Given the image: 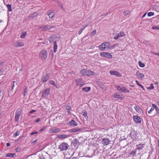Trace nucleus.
Here are the masks:
<instances>
[{"mask_svg":"<svg viewBox=\"0 0 159 159\" xmlns=\"http://www.w3.org/2000/svg\"><path fill=\"white\" fill-rule=\"evenodd\" d=\"M48 52L45 49L41 50L39 53V58L42 60L44 61L46 60L48 57Z\"/></svg>","mask_w":159,"mask_h":159,"instance_id":"obj_1","label":"nucleus"},{"mask_svg":"<svg viewBox=\"0 0 159 159\" xmlns=\"http://www.w3.org/2000/svg\"><path fill=\"white\" fill-rule=\"evenodd\" d=\"M110 47V43L108 42H105L101 44L98 46L100 50L104 51L106 50Z\"/></svg>","mask_w":159,"mask_h":159,"instance_id":"obj_2","label":"nucleus"},{"mask_svg":"<svg viewBox=\"0 0 159 159\" xmlns=\"http://www.w3.org/2000/svg\"><path fill=\"white\" fill-rule=\"evenodd\" d=\"M80 73L83 75L86 76L93 75L95 74L93 71L85 69L81 70Z\"/></svg>","mask_w":159,"mask_h":159,"instance_id":"obj_3","label":"nucleus"},{"mask_svg":"<svg viewBox=\"0 0 159 159\" xmlns=\"http://www.w3.org/2000/svg\"><path fill=\"white\" fill-rule=\"evenodd\" d=\"M69 146L67 143H62L59 145L58 148L61 151L66 150Z\"/></svg>","mask_w":159,"mask_h":159,"instance_id":"obj_4","label":"nucleus"},{"mask_svg":"<svg viewBox=\"0 0 159 159\" xmlns=\"http://www.w3.org/2000/svg\"><path fill=\"white\" fill-rule=\"evenodd\" d=\"M115 87L116 88L117 90L119 91H121L122 92H129V91L125 87L121 86L119 85H116Z\"/></svg>","mask_w":159,"mask_h":159,"instance_id":"obj_5","label":"nucleus"},{"mask_svg":"<svg viewBox=\"0 0 159 159\" xmlns=\"http://www.w3.org/2000/svg\"><path fill=\"white\" fill-rule=\"evenodd\" d=\"M21 111L20 109H18L15 112V120L16 122H18L20 118Z\"/></svg>","mask_w":159,"mask_h":159,"instance_id":"obj_6","label":"nucleus"},{"mask_svg":"<svg viewBox=\"0 0 159 159\" xmlns=\"http://www.w3.org/2000/svg\"><path fill=\"white\" fill-rule=\"evenodd\" d=\"M50 89H45L43 92L42 97L45 98H47L50 94Z\"/></svg>","mask_w":159,"mask_h":159,"instance_id":"obj_7","label":"nucleus"},{"mask_svg":"<svg viewBox=\"0 0 159 159\" xmlns=\"http://www.w3.org/2000/svg\"><path fill=\"white\" fill-rule=\"evenodd\" d=\"M100 55L102 57H106L108 58H111L112 57V55L111 54L107 52H102L100 53Z\"/></svg>","mask_w":159,"mask_h":159,"instance_id":"obj_8","label":"nucleus"},{"mask_svg":"<svg viewBox=\"0 0 159 159\" xmlns=\"http://www.w3.org/2000/svg\"><path fill=\"white\" fill-rule=\"evenodd\" d=\"M137 134L135 131H131L130 134V136L133 140H136L138 139L137 137Z\"/></svg>","mask_w":159,"mask_h":159,"instance_id":"obj_9","label":"nucleus"},{"mask_svg":"<svg viewBox=\"0 0 159 159\" xmlns=\"http://www.w3.org/2000/svg\"><path fill=\"white\" fill-rule=\"evenodd\" d=\"M125 35L124 32L123 31H121L117 35H115L113 38L115 40H117L119 38L123 37Z\"/></svg>","mask_w":159,"mask_h":159,"instance_id":"obj_10","label":"nucleus"},{"mask_svg":"<svg viewBox=\"0 0 159 159\" xmlns=\"http://www.w3.org/2000/svg\"><path fill=\"white\" fill-rule=\"evenodd\" d=\"M76 84L81 87L84 84V82L82 81L81 78L75 80Z\"/></svg>","mask_w":159,"mask_h":159,"instance_id":"obj_11","label":"nucleus"},{"mask_svg":"<svg viewBox=\"0 0 159 159\" xmlns=\"http://www.w3.org/2000/svg\"><path fill=\"white\" fill-rule=\"evenodd\" d=\"M133 118L136 123H140L141 122V119L138 116H134Z\"/></svg>","mask_w":159,"mask_h":159,"instance_id":"obj_12","label":"nucleus"},{"mask_svg":"<svg viewBox=\"0 0 159 159\" xmlns=\"http://www.w3.org/2000/svg\"><path fill=\"white\" fill-rule=\"evenodd\" d=\"M13 45L14 47H19L23 46L24 45V44L23 42H20L18 41H16L13 43Z\"/></svg>","mask_w":159,"mask_h":159,"instance_id":"obj_13","label":"nucleus"},{"mask_svg":"<svg viewBox=\"0 0 159 159\" xmlns=\"http://www.w3.org/2000/svg\"><path fill=\"white\" fill-rule=\"evenodd\" d=\"M110 72L111 75H114L119 77L121 76V75L117 71L111 70Z\"/></svg>","mask_w":159,"mask_h":159,"instance_id":"obj_14","label":"nucleus"},{"mask_svg":"<svg viewBox=\"0 0 159 159\" xmlns=\"http://www.w3.org/2000/svg\"><path fill=\"white\" fill-rule=\"evenodd\" d=\"M110 142L108 139L103 138L102 141V144L104 146L108 145Z\"/></svg>","mask_w":159,"mask_h":159,"instance_id":"obj_15","label":"nucleus"},{"mask_svg":"<svg viewBox=\"0 0 159 159\" xmlns=\"http://www.w3.org/2000/svg\"><path fill=\"white\" fill-rule=\"evenodd\" d=\"M55 27V26H52L49 25H44L42 29V30L44 31L49 30L52 28H54Z\"/></svg>","mask_w":159,"mask_h":159,"instance_id":"obj_16","label":"nucleus"},{"mask_svg":"<svg viewBox=\"0 0 159 159\" xmlns=\"http://www.w3.org/2000/svg\"><path fill=\"white\" fill-rule=\"evenodd\" d=\"M136 75L138 77V78L142 80L144 77V75L141 73L139 71L136 72Z\"/></svg>","mask_w":159,"mask_h":159,"instance_id":"obj_17","label":"nucleus"},{"mask_svg":"<svg viewBox=\"0 0 159 159\" xmlns=\"http://www.w3.org/2000/svg\"><path fill=\"white\" fill-rule=\"evenodd\" d=\"M113 97L114 98L120 99L122 100L124 99V97H123L122 95L119 94L118 93H114L113 95Z\"/></svg>","mask_w":159,"mask_h":159,"instance_id":"obj_18","label":"nucleus"},{"mask_svg":"<svg viewBox=\"0 0 159 159\" xmlns=\"http://www.w3.org/2000/svg\"><path fill=\"white\" fill-rule=\"evenodd\" d=\"M49 76L48 74H46L45 75L43 76L41 79V81L43 83L46 82L49 79Z\"/></svg>","mask_w":159,"mask_h":159,"instance_id":"obj_19","label":"nucleus"},{"mask_svg":"<svg viewBox=\"0 0 159 159\" xmlns=\"http://www.w3.org/2000/svg\"><path fill=\"white\" fill-rule=\"evenodd\" d=\"M144 144H140L136 145L137 148L136 149V150H143L144 148Z\"/></svg>","mask_w":159,"mask_h":159,"instance_id":"obj_20","label":"nucleus"},{"mask_svg":"<svg viewBox=\"0 0 159 159\" xmlns=\"http://www.w3.org/2000/svg\"><path fill=\"white\" fill-rule=\"evenodd\" d=\"M70 136L69 134H59L58 135L57 137L59 139H65L66 138H67L68 137Z\"/></svg>","mask_w":159,"mask_h":159,"instance_id":"obj_21","label":"nucleus"},{"mask_svg":"<svg viewBox=\"0 0 159 159\" xmlns=\"http://www.w3.org/2000/svg\"><path fill=\"white\" fill-rule=\"evenodd\" d=\"M152 107H154L155 108V109L156 111V115H159V109L155 104H152Z\"/></svg>","mask_w":159,"mask_h":159,"instance_id":"obj_22","label":"nucleus"},{"mask_svg":"<svg viewBox=\"0 0 159 159\" xmlns=\"http://www.w3.org/2000/svg\"><path fill=\"white\" fill-rule=\"evenodd\" d=\"M70 125L71 126L74 127L77 125V123L74 120H72L70 122Z\"/></svg>","mask_w":159,"mask_h":159,"instance_id":"obj_23","label":"nucleus"},{"mask_svg":"<svg viewBox=\"0 0 159 159\" xmlns=\"http://www.w3.org/2000/svg\"><path fill=\"white\" fill-rule=\"evenodd\" d=\"M54 11L53 10H52L51 12L47 14L50 19L52 18L54 16L55 13H54Z\"/></svg>","mask_w":159,"mask_h":159,"instance_id":"obj_24","label":"nucleus"},{"mask_svg":"<svg viewBox=\"0 0 159 159\" xmlns=\"http://www.w3.org/2000/svg\"><path fill=\"white\" fill-rule=\"evenodd\" d=\"M55 39V37L54 35H51L50 36L49 39L48 40L51 43H52L53 42H54L55 41H54V40Z\"/></svg>","mask_w":159,"mask_h":159,"instance_id":"obj_25","label":"nucleus"},{"mask_svg":"<svg viewBox=\"0 0 159 159\" xmlns=\"http://www.w3.org/2000/svg\"><path fill=\"white\" fill-rule=\"evenodd\" d=\"M60 131V129H51L50 131L51 133H55L59 132Z\"/></svg>","mask_w":159,"mask_h":159,"instance_id":"obj_26","label":"nucleus"},{"mask_svg":"<svg viewBox=\"0 0 159 159\" xmlns=\"http://www.w3.org/2000/svg\"><path fill=\"white\" fill-rule=\"evenodd\" d=\"M82 90L85 92H88L91 89L90 87H86L82 88Z\"/></svg>","mask_w":159,"mask_h":159,"instance_id":"obj_27","label":"nucleus"},{"mask_svg":"<svg viewBox=\"0 0 159 159\" xmlns=\"http://www.w3.org/2000/svg\"><path fill=\"white\" fill-rule=\"evenodd\" d=\"M15 153H9L7 154L6 157H14L16 156Z\"/></svg>","mask_w":159,"mask_h":159,"instance_id":"obj_28","label":"nucleus"},{"mask_svg":"<svg viewBox=\"0 0 159 159\" xmlns=\"http://www.w3.org/2000/svg\"><path fill=\"white\" fill-rule=\"evenodd\" d=\"M54 52H56L57 51V42L56 41H55L54 42Z\"/></svg>","mask_w":159,"mask_h":159,"instance_id":"obj_29","label":"nucleus"},{"mask_svg":"<svg viewBox=\"0 0 159 159\" xmlns=\"http://www.w3.org/2000/svg\"><path fill=\"white\" fill-rule=\"evenodd\" d=\"M26 35V32L23 31L20 36V38H24Z\"/></svg>","mask_w":159,"mask_h":159,"instance_id":"obj_30","label":"nucleus"},{"mask_svg":"<svg viewBox=\"0 0 159 159\" xmlns=\"http://www.w3.org/2000/svg\"><path fill=\"white\" fill-rule=\"evenodd\" d=\"M134 108L136 110V111L138 113H140L141 112V109L139 106H136L134 107Z\"/></svg>","mask_w":159,"mask_h":159,"instance_id":"obj_31","label":"nucleus"},{"mask_svg":"<svg viewBox=\"0 0 159 159\" xmlns=\"http://www.w3.org/2000/svg\"><path fill=\"white\" fill-rule=\"evenodd\" d=\"M81 129L79 128H75L71 129V132H76L78 131H80L81 130Z\"/></svg>","mask_w":159,"mask_h":159,"instance_id":"obj_32","label":"nucleus"},{"mask_svg":"<svg viewBox=\"0 0 159 159\" xmlns=\"http://www.w3.org/2000/svg\"><path fill=\"white\" fill-rule=\"evenodd\" d=\"M6 6L8 9V11H11L12 7L11 5L8 4L7 5H6Z\"/></svg>","mask_w":159,"mask_h":159,"instance_id":"obj_33","label":"nucleus"},{"mask_svg":"<svg viewBox=\"0 0 159 159\" xmlns=\"http://www.w3.org/2000/svg\"><path fill=\"white\" fill-rule=\"evenodd\" d=\"M38 15V14L36 13H34L30 15V19L36 17Z\"/></svg>","mask_w":159,"mask_h":159,"instance_id":"obj_34","label":"nucleus"},{"mask_svg":"<svg viewBox=\"0 0 159 159\" xmlns=\"http://www.w3.org/2000/svg\"><path fill=\"white\" fill-rule=\"evenodd\" d=\"M49 82L53 86H54V87H55L56 88H57V86L56 84L55 83L53 80H49Z\"/></svg>","mask_w":159,"mask_h":159,"instance_id":"obj_35","label":"nucleus"},{"mask_svg":"<svg viewBox=\"0 0 159 159\" xmlns=\"http://www.w3.org/2000/svg\"><path fill=\"white\" fill-rule=\"evenodd\" d=\"M82 114L85 118H88L87 112L85 110L82 111Z\"/></svg>","mask_w":159,"mask_h":159,"instance_id":"obj_36","label":"nucleus"},{"mask_svg":"<svg viewBox=\"0 0 159 159\" xmlns=\"http://www.w3.org/2000/svg\"><path fill=\"white\" fill-rule=\"evenodd\" d=\"M139 66L141 67H143L145 66V65L142 63L141 61H139Z\"/></svg>","mask_w":159,"mask_h":159,"instance_id":"obj_37","label":"nucleus"},{"mask_svg":"<svg viewBox=\"0 0 159 159\" xmlns=\"http://www.w3.org/2000/svg\"><path fill=\"white\" fill-rule=\"evenodd\" d=\"M27 88L26 87H25V88L24 89V91L23 93V95L24 96H25L27 94Z\"/></svg>","mask_w":159,"mask_h":159,"instance_id":"obj_38","label":"nucleus"},{"mask_svg":"<svg viewBox=\"0 0 159 159\" xmlns=\"http://www.w3.org/2000/svg\"><path fill=\"white\" fill-rule=\"evenodd\" d=\"M154 88V87L153 86V84H150V86L147 88V89L148 90H151L153 89Z\"/></svg>","mask_w":159,"mask_h":159,"instance_id":"obj_39","label":"nucleus"},{"mask_svg":"<svg viewBox=\"0 0 159 159\" xmlns=\"http://www.w3.org/2000/svg\"><path fill=\"white\" fill-rule=\"evenodd\" d=\"M87 26H86L84 27L83 28H81L80 30L79 31L78 34L79 35H80L81 34V33H82L83 30L86 27H87Z\"/></svg>","mask_w":159,"mask_h":159,"instance_id":"obj_40","label":"nucleus"},{"mask_svg":"<svg viewBox=\"0 0 159 159\" xmlns=\"http://www.w3.org/2000/svg\"><path fill=\"white\" fill-rule=\"evenodd\" d=\"M20 134V132L19 131H17L13 135V137H16L17 136L19 135Z\"/></svg>","mask_w":159,"mask_h":159,"instance_id":"obj_41","label":"nucleus"},{"mask_svg":"<svg viewBox=\"0 0 159 159\" xmlns=\"http://www.w3.org/2000/svg\"><path fill=\"white\" fill-rule=\"evenodd\" d=\"M39 159H45V157L42 154H39Z\"/></svg>","mask_w":159,"mask_h":159,"instance_id":"obj_42","label":"nucleus"},{"mask_svg":"<svg viewBox=\"0 0 159 159\" xmlns=\"http://www.w3.org/2000/svg\"><path fill=\"white\" fill-rule=\"evenodd\" d=\"M129 13V10H126V11H125L123 12V14L124 15L127 16L128 15Z\"/></svg>","mask_w":159,"mask_h":159,"instance_id":"obj_43","label":"nucleus"},{"mask_svg":"<svg viewBox=\"0 0 159 159\" xmlns=\"http://www.w3.org/2000/svg\"><path fill=\"white\" fill-rule=\"evenodd\" d=\"M152 29L153 30H159V26H154L152 27Z\"/></svg>","mask_w":159,"mask_h":159,"instance_id":"obj_44","label":"nucleus"},{"mask_svg":"<svg viewBox=\"0 0 159 159\" xmlns=\"http://www.w3.org/2000/svg\"><path fill=\"white\" fill-rule=\"evenodd\" d=\"M154 109L155 108L154 107H152L148 111V113H150L152 111H153L154 110Z\"/></svg>","mask_w":159,"mask_h":159,"instance_id":"obj_45","label":"nucleus"},{"mask_svg":"<svg viewBox=\"0 0 159 159\" xmlns=\"http://www.w3.org/2000/svg\"><path fill=\"white\" fill-rule=\"evenodd\" d=\"M154 15V13L153 12H150L148 13V16H151Z\"/></svg>","mask_w":159,"mask_h":159,"instance_id":"obj_46","label":"nucleus"},{"mask_svg":"<svg viewBox=\"0 0 159 159\" xmlns=\"http://www.w3.org/2000/svg\"><path fill=\"white\" fill-rule=\"evenodd\" d=\"M96 32H97L96 30H95L92 32V33L91 34V35L92 36H94L96 34Z\"/></svg>","mask_w":159,"mask_h":159,"instance_id":"obj_47","label":"nucleus"},{"mask_svg":"<svg viewBox=\"0 0 159 159\" xmlns=\"http://www.w3.org/2000/svg\"><path fill=\"white\" fill-rule=\"evenodd\" d=\"M136 152V150L132 151L131 152L130 154L132 155H135Z\"/></svg>","mask_w":159,"mask_h":159,"instance_id":"obj_48","label":"nucleus"},{"mask_svg":"<svg viewBox=\"0 0 159 159\" xmlns=\"http://www.w3.org/2000/svg\"><path fill=\"white\" fill-rule=\"evenodd\" d=\"M46 129V127H44L43 128H42L39 130V131L40 132H42L43 131L45 130Z\"/></svg>","mask_w":159,"mask_h":159,"instance_id":"obj_49","label":"nucleus"},{"mask_svg":"<svg viewBox=\"0 0 159 159\" xmlns=\"http://www.w3.org/2000/svg\"><path fill=\"white\" fill-rule=\"evenodd\" d=\"M135 82H136L137 84L139 86H141V84L139 83V82L138 80H135Z\"/></svg>","mask_w":159,"mask_h":159,"instance_id":"obj_50","label":"nucleus"},{"mask_svg":"<svg viewBox=\"0 0 159 159\" xmlns=\"http://www.w3.org/2000/svg\"><path fill=\"white\" fill-rule=\"evenodd\" d=\"M38 134V132H32L31 134H30V135H33L34 134Z\"/></svg>","mask_w":159,"mask_h":159,"instance_id":"obj_51","label":"nucleus"},{"mask_svg":"<svg viewBox=\"0 0 159 159\" xmlns=\"http://www.w3.org/2000/svg\"><path fill=\"white\" fill-rule=\"evenodd\" d=\"M43 43V44H45V42H39L38 43L39 46H40L41 45V44Z\"/></svg>","mask_w":159,"mask_h":159,"instance_id":"obj_52","label":"nucleus"},{"mask_svg":"<svg viewBox=\"0 0 159 159\" xmlns=\"http://www.w3.org/2000/svg\"><path fill=\"white\" fill-rule=\"evenodd\" d=\"M40 121V118H38L35 121L36 122L39 123Z\"/></svg>","mask_w":159,"mask_h":159,"instance_id":"obj_53","label":"nucleus"},{"mask_svg":"<svg viewBox=\"0 0 159 159\" xmlns=\"http://www.w3.org/2000/svg\"><path fill=\"white\" fill-rule=\"evenodd\" d=\"M36 111L35 110H32L30 111V113H33V112H35Z\"/></svg>","mask_w":159,"mask_h":159,"instance_id":"obj_54","label":"nucleus"},{"mask_svg":"<svg viewBox=\"0 0 159 159\" xmlns=\"http://www.w3.org/2000/svg\"><path fill=\"white\" fill-rule=\"evenodd\" d=\"M118 45V44H114L112 46V47H115L117 46V45Z\"/></svg>","mask_w":159,"mask_h":159,"instance_id":"obj_55","label":"nucleus"},{"mask_svg":"<svg viewBox=\"0 0 159 159\" xmlns=\"http://www.w3.org/2000/svg\"><path fill=\"white\" fill-rule=\"evenodd\" d=\"M6 145L7 147H9L10 145V144L9 143H6Z\"/></svg>","mask_w":159,"mask_h":159,"instance_id":"obj_56","label":"nucleus"},{"mask_svg":"<svg viewBox=\"0 0 159 159\" xmlns=\"http://www.w3.org/2000/svg\"><path fill=\"white\" fill-rule=\"evenodd\" d=\"M140 87H141V88L143 90H145V89L144 88V87H143V86H142V85H141V86Z\"/></svg>","mask_w":159,"mask_h":159,"instance_id":"obj_57","label":"nucleus"},{"mask_svg":"<svg viewBox=\"0 0 159 159\" xmlns=\"http://www.w3.org/2000/svg\"><path fill=\"white\" fill-rule=\"evenodd\" d=\"M146 14H147V13H145V14H144V15L142 16V18H143V17H144L146 15Z\"/></svg>","mask_w":159,"mask_h":159,"instance_id":"obj_58","label":"nucleus"},{"mask_svg":"<svg viewBox=\"0 0 159 159\" xmlns=\"http://www.w3.org/2000/svg\"><path fill=\"white\" fill-rule=\"evenodd\" d=\"M152 53L153 54H154V55H157V52L156 53V52H152Z\"/></svg>","mask_w":159,"mask_h":159,"instance_id":"obj_59","label":"nucleus"},{"mask_svg":"<svg viewBox=\"0 0 159 159\" xmlns=\"http://www.w3.org/2000/svg\"><path fill=\"white\" fill-rule=\"evenodd\" d=\"M14 87V84H13L11 87V90H12Z\"/></svg>","mask_w":159,"mask_h":159,"instance_id":"obj_60","label":"nucleus"},{"mask_svg":"<svg viewBox=\"0 0 159 159\" xmlns=\"http://www.w3.org/2000/svg\"><path fill=\"white\" fill-rule=\"evenodd\" d=\"M157 104L159 106V101H157Z\"/></svg>","mask_w":159,"mask_h":159,"instance_id":"obj_61","label":"nucleus"},{"mask_svg":"<svg viewBox=\"0 0 159 159\" xmlns=\"http://www.w3.org/2000/svg\"><path fill=\"white\" fill-rule=\"evenodd\" d=\"M157 55H158L159 56V52H157Z\"/></svg>","mask_w":159,"mask_h":159,"instance_id":"obj_62","label":"nucleus"},{"mask_svg":"<svg viewBox=\"0 0 159 159\" xmlns=\"http://www.w3.org/2000/svg\"><path fill=\"white\" fill-rule=\"evenodd\" d=\"M52 57H53V56H54V54H53V53H52Z\"/></svg>","mask_w":159,"mask_h":159,"instance_id":"obj_63","label":"nucleus"},{"mask_svg":"<svg viewBox=\"0 0 159 159\" xmlns=\"http://www.w3.org/2000/svg\"><path fill=\"white\" fill-rule=\"evenodd\" d=\"M22 70V69H20V70H19V71H21Z\"/></svg>","mask_w":159,"mask_h":159,"instance_id":"obj_64","label":"nucleus"}]
</instances>
